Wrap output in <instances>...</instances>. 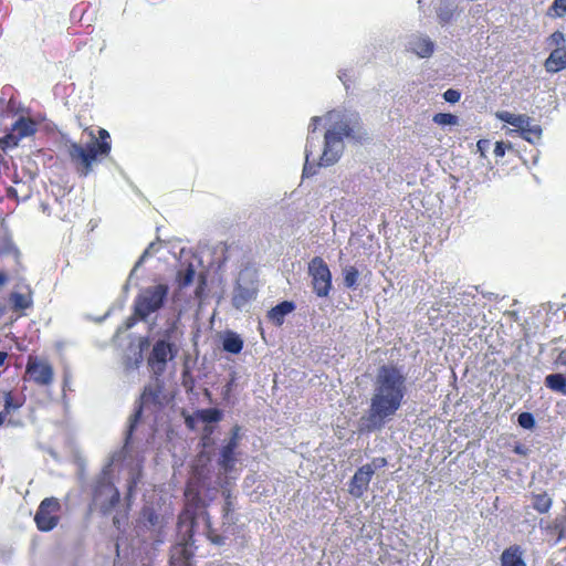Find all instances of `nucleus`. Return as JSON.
<instances>
[{
  "label": "nucleus",
  "mask_w": 566,
  "mask_h": 566,
  "mask_svg": "<svg viewBox=\"0 0 566 566\" xmlns=\"http://www.w3.org/2000/svg\"><path fill=\"white\" fill-rule=\"evenodd\" d=\"M324 119L329 124L324 135V148L319 156L318 166L328 167L340 158L345 145L344 138L361 142L367 134L363 129L358 113L347 109H334L326 114ZM323 117L314 116L308 126V136L305 147V164L303 176L310 177L316 172L315 165L311 164V157L318 146V137L315 136L317 125Z\"/></svg>",
  "instance_id": "obj_1"
},
{
  "label": "nucleus",
  "mask_w": 566,
  "mask_h": 566,
  "mask_svg": "<svg viewBox=\"0 0 566 566\" xmlns=\"http://www.w3.org/2000/svg\"><path fill=\"white\" fill-rule=\"evenodd\" d=\"M407 394V376L402 368L390 364L379 366L373 380L368 409L359 419V432L381 431L401 409Z\"/></svg>",
  "instance_id": "obj_2"
},
{
  "label": "nucleus",
  "mask_w": 566,
  "mask_h": 566,
  "mask_svg": "<svg viewBox=\"0 0 566 566\" xmlns=\"http://www.w3.org/2000/svg\"><path fill=\"white\" fill-rule=\"evenodd\" d=\"M99 139H96L94 136L86 146H82L75 142L67 143V153L72 160L77 166V170L81 176L86 177L93 168V164L97 160L99 156L104 157L111 153L112 145L109 139V133L99 128L98 130Z\"/></svg>",
  "instance_id": "obj_3"
},
{
  "label": "nucleus",
  "mask_w": 566,
  "mask_h": 566,
  "mask_svg": "<svg viewBox=\"0 0 566 566\" xmlns=\"http://www.w3.org/2000/svg\"><path fill=\"white\" fill-rule=\"evenodd\" d=\"M112 461L108 462L96 476L92 485V502L90 510H97L103 515H106L113 511V509L119 503V491L114 485L112 478Z\"/></svg>",
  "instance_id": "obj_4"
},
{
  "label": "nucleus",
  "mask_w": 566,
  "mask_h": 566,
  "mask_svg": "<svg viewBox=\"0 0 566 566\" xmlns=\"http://www.w3.org/2000/svg\"><path fill=\"white\" fill-rule=\"evenodd\" d=\"M169 286L158 283L140 289L134 300L133 310L142 322H148L150 316L159 312L167 303Z\"/></svg>",
  "instance_id": "obj_5"
},
{
  "label": "nucleus",
  "mask_w": 566,
  "mask_h": 566,
  "mask_svg": "<svg viewBox=\"0 0 566 566\" xmlns=\"http://www.w3.org/2000/svg\"><path fill=\"white\" fill-rule=\"evenodd\" d=\"M167 396L164 392V381L160 379V376L154 375L151 381L145 386L139 402L136 406L134 413L129 418V424L125 437L126 443L129 442V439L132 438L142 418L143 409L150 406L155 407L156 409H161L167 403Z\"/></svg>",
  "instance_id": "obj_6"
},
{
  "label": "nucleus",
  "mask_w": 566,
  "mask_h": 566,
  "mask_svg": "<svg viewBox=\"0 0 566 566\" xmlns=\"http://www.w3.org/2000/svg\"><path fill=\"white\" fill-rule=\"evenodd\" d=\"M308 274L316 296L327 297L333 286L332 273L327 263L321 256H314L308 262Z\"/></svg>",
  "instance_id": "obj_7"
},
{
  "label": "nucleus",
  "mask_w": 566,
  "mask_h": 566,
  "mask_svg": "<svg viewBox=\"0 0 566 566\" xmlns=\"http://www.w3.org/2000/svg\"><path fill=\"white\" fill-rule=\"evenodd\" d=\"M178 353V346L154 339L153 348L147 359L153 374L161 376L166 370L167 363L176 358Z\"/></svg>",
  "instance_id": "obj_8"
},
{
  "label": "nucleus",
  "mask_w": 566,
  "mask_h": 566,
  "mask_svg": "<svg viewBox=\"0 0 566 566\" xmlns=\"http://www.w3.org/2000/svg\"><path fill=\"white\" fill-rule=\"evenodd\" d=\"M148 329L153 332V339L172 344L178 347L184 336L179 316L167 317L160 326L156 322H151Z\"/></svg>",
  "instance_id": "obj_9"
},
{
  "label": "nucleus",
  "mask_w": 566,
  "mask_h": 566,
  "mask_svg": "<svg viewBox=\"0 0 566 566\" xmlns=\"http://www.w3.org/2000/svg\"><path fill=\"white\" fill-rule=\"evenodd\" d=\"M497 117L502 122L516 127L520 130L521 137L531 144H536L542 137V127L539 125H532L531 118L527 115L501 112L497 114Z\"/></svg>",
  "instance_id": "obj_10"
},
{
  "label": "nucleus",
  "mask_w": 566,
  "mask_h": 566,
  "mask_svg": "<svg viewBox=\"0 0 566 566\" xmlns=\"http://www.w3.org/2000/svg\"><path fill=\"white\" fill-rule=\"evenodd\" d=\"M197 527L196 516L189 512H185L179 516L178 522V548L182 557L188 560L193 555V534Z\"/></svg>",
  "instance_id": "obj_11"
},
{
  "label": "nucleus",
  "mask_w": 566,
  "mask_h": 566,
  "mask_svg": "<svg viewBox=\"0 0 566 566\" xmlns=\"http://www.w3.org/2000/svg\"><path fill=\"white\" fill-rule=\"evenodd\" d=\"M61 509L60 502L55 497L44 499L35 513L34 521L36 526L42 532L53 530L59 522L57 513Z\"/></svg>",
  "instance_id": "obj_12"
},
{
  "label": "nucleus",
  "mask_w": 566,
  "mask_h": 566,
  "mask_svg": "<svg viewBox=\"0 0 566 566\" xmlns=\"http://www.w3.org/2000/svg\"><path fill=\"white\" fill-rule=\"evenodd\" d=\"M374 475V468L371 464H364L360 467L349 482V493L356 499H360L367 491L369 482Z\"/></svg>",
  "instance_id": "obj_13"
},
{
  "label": "nucleus",
  "mask_w": 566,
  "mask_h": 566,
  "mask_svg": "<svg viewBox=\"0 0 566 566\" xmlns=\"http://www.w3.org/2000/svg\"><path fill=\"white\" fill-rule=\"evenodd\" d=\"M27 373L34 382L41 386H48L53 380V368L49 363L29 360Z\"/></svg>",
  "instance_id": "obj_14"
},
{
  "label": "nucleus",
  "mask_w": 566,
  "mask_h": 566,
  "mask_svg": "<svg viewBox=\"0 0 566 566\" xmlns=\"http://www.w3.org/2000/svg\"><path fill=\"white\" fill-rule=\"evenodd\" d=\"M407 49L419 57H430L434 52V42L427 35L412 34L407 42Z\"/></svg>",
  "instance_id": "obj_15"
},
{
  "label": "nucleus",
  "mask_w": 566,
  "mask_h": 566,
  "mask_svg": "<svg viewBox=\"0 0 566 566\" xmlns=\"http://www.w3.org/2000/svg\"><path fill=\"white\" fill-rule=\"evenodd\" d=\"M545 69L548 73H557L566 69V45L556 48L545 61Z\"/></svg>",
  "instance_id": "obj_16"
},
{
  "label": "nucleus",
  "mask_w": 566,
  "mask_h": 566,
  "mask_svg": "<svg viewBox=\"0 0 566 566\" xmlns=\"http://www.w3.org/2000/svg\"><path fill=\"white\" fill-rule=\"evenodd\" d=\"M295 307V303L292 301L280 302L268 312V317L275 326H281L285 316L291 314Z\"/></svg>",
  "instance_id": "obj_17"
},
{
  "label": "nucleus",
  "mask_w": 566,
  "mask_h": 566,
  "mask_svg": "<svg viewBox=\"0 0 566 566\" xmlns=\"http://www.w3.org/2000/svg\"><path fill=\"white\" fill-rule=\"evenodd\" d=\"M237 448L223 444L219 452L218 465L226 473H231L237 463Z\"/></svg>",
  "instance_id": "obj_18"
},
{
  "label": "nucleus",
  "mask_w": 566,
  "mask_h": 566,
  "mask_svg": "<svg viewBox=\"0 0 566 566\" xmlns=\"http://www.w3.org/2000/svg\"><path fill=\"white\" fill-rule=\"evenodd\" d=\"M11 130L22 139L32 136L36 132V123L31 118L21 116L12 124Z\"/></svg>",
  "instance_id": "obj_19"
},
{
  "label": "nucleus",
  "mask_w": 566,
  "mask_h": 566,
  "mask_svg": "<svg viewBox=\"0 0 566 566\" xmlns=\"http://www.w3.org/2000/svg\"><path fill=\"white\" fill-rule=\"evenodd\" d=\"M458 4L455 0H441L437 8L439 22L443 25L450 23L457 12Z\"/></svg>",
  "instance_id": "obj_20"
},
{
  "label": "nucleus",
  "mask_w": 566,
  "mask_h": 566,
  "mask_svg": "<svg viewBox=\"0 0 566 566\" xmlns=\"http://www.w3.org/2000/svg\"><path fill=\"white\" fill-rule=\"evenodd\" d=\"M502 566H526L521 547L517 545L506 548L501 555Z\"/></svg>",
  "instance_id": "obj_21"
},
{
  "label": "nucleus",
  "mask_w": 566,
  "mask_h": 566,
  "mask_svg": "<svg viewBox=\"0 0 566 566\" xmlns=\"http://www.w3.org/2000/svg\"><path fill=\"white\" fill-rule=\"evenodd\" d=\"M160 248V240L157 239L156 241H153L148 244V247L145 249V251L142 253L137 262L135 263L134 268L132 269L129 276L127 279V282L124 285V290H127L129 284L133 282L135 277V273L139 266L143 265V263L146 261L147 258H149L153 253H156L159 251Z\"/></svg>",
  "instance_id": "obj_22"
},
{
  "label": "nucleus",
  "mask_w": 566,
  "mask_h": 566,
  "mask_svg": "<svg viewBox=\"0 0 566 566\" xmlns=\"http://www.w3.org/2000/svg\"><path fill=\"white\" fill-rule=\"evenodd\" d=\"M222 348L224 352L230 354H239L243 348V339L239 334L228 331L224 333L222 338Z\"/></svg>",
  "instance_id": "obj_23"
},
{
  "label": "nucleus",
  "mask_w": 566,
  "mask_h": 566,
  "mask_svg": "<svg viewBox=\"0 0 566 566\" xmlns=\"http://www.w3.org/2000/svg\"><path fill=\"white\" fill-rule=\"evenodd\" d=\"M0 254H11L14 258L15 263L20 265L21 252L8 231H6L4 235L0 240Z\"/></svg>",
  "instance_id": "obj_24"
},
{
  "label": "nucleus",
  "mask_w": 566,
  "mask_h": 566,
  "mask_svg": "<svg viewBox=\"0 0 566 566\" xmlns=\"http://www.w3.org/2000/svg\"><path fill=\"white\" fill-rule=\"evenodd\" d=\"M544 382L551 390L566 395V378L563 374H549L545 377Z\"/></svg>",
  "instance_id": "obj_25"
},
{
  "label": "nucleus",
  "mask_w": 566,
  "mask_h": 566,
  "mask_svg": "<svg viewBox=\"0 0 566 566\" xmlns=\"http://www.w3.org/2000/svg\"><path fill=\"white\" fill-rule=\"evenodd\" d=\"M552 504L553 500L546 492L532 495V507L539 514L547 513Z\"/></svg>",
  "instance_id": "obj_26"
},
{
  "label": "nucleus",
  "mask_w": 566,
  "mask_h": 566,
  "mask_svg": "<svg viewBox=\"0 0 566 566\" xmlns=\"http://www.w3.org/2000/svg\"><path fill=\"white\" fill-rule=\"evenodd\" d=\"M253 297H254L253 290H251L249 287H244L239 284L234 290V295L232 298L233 306L237 308H241Z\"/></svg>",
  "instance_id": "obj_27"
},
{
  "label": "nucleus",
  "mask_w": 566,
  "mask_h": 566,
  "mask_svg": "<svg viewBox=\"0 0 566 566\" xmlns=\"http://www.w3.org/2000/svg\"><path fill=\"white\" fill-rule=\"evenodd\" d=\"M196 418L205 423H217L222 419V412L217 408L200 409L196 412Z\"/></svg>",
  "instance_id": "obj_28"
},
{
  "label": "nucleus",
  "mask_w": 566,
  "mask_h": 566,
  "mask_svg": "<svg viewBox=\"0 0 566 566\" xmlns=\"http://www.w3.org/2000/svg\"><path fill=\"white\" fill-rule=\"evenodd\" d=\"M196 270L191 263L186 268L180 269L177 273V281L180 289L190 285L195 279Z\"/></svg>",
  "instance_id": "obj_29"
},
{
  "label": "nucleus",
  "mask_w": 566,
  "mask_h": 566,
  "mask_svg": "<svg viewBox=\"0 0 566 566\" xmlns=\"http://www.w3.org/2000/svg\"><path fill=\"white\" fill-rule=\"evenodd\" d=\"M142 514L147 528L160 527L161 516L153 507H144Z\"/></svg>",
  "instance_id": "obj_30"
},
{
  "label": "nucleus",
  "mask_w": 566,
  "mask_h": 566,
  "mask_svg": "<svg viewBox=\"0 0 566 566\" xmlns=\"http://www.w3.org/2000/svg\"><path fill=\"white\" fill-rule=\"evenodd\" d=\"M344 285L347 289H355L357 286L359 271L353 266L347 265L343 269Z\"/></svg>",
  "instance_id": "obj_31"
},
{
  "label": "nucleus",
  "mask_w": 566,
  "mask_h": 566,
  "mask_svg": "<svg viewBox=\"0 0 566 566\" xmlns=\"http://www.w3.org/2000/svg\"><path fill=\"white\" fill-rule=\"evenodd\" d=\"M10 302L15 311H23L31 306L32 301L29 296L13 292L10 295Z\"/></svg>",
  "instance_id": "obj_32"
},
{
  "label": "nucleus",
  "mask_w": 566,
  "mask_h": 566,
  "mask_svg": "<svg viewBox=\"0 0 566 566\" xmlns=\"http://www.w3.org/2000/svg\"><path fill=\"white\" fill-rule=\"evenodd\" d=\"M222 495L224 497V504L222 507L223 518L229 521L230 514L235 510V496H233L231 491L227 488H223Z\"/></svg>",
  "instance_id": "obj_33"
},
{
  "label": "nucleus",
  "mask_w": 566,
  "mask_h": 566,
  "mask_svg": "<svg viewBox=\"0 0 566 566\" xmlns=\"http://www.w3.org/2000/svg\"><path fill=\"white\" fill-rule=\"evenodd\" d=\"M566 14V0H554L547 10L551 18H563Z\"/></svg>",
  "instance_id": "obj_34"
},
{
  "label": "nucleus",
  "mask_w": 566,
  "mask_h": 566,
  "mask_svg": "<svg viewBox=\"0 0 566 566\" xmlns=\"http://www.w3.org/2000/svg\"><path fill=\"white\" fill-rule=\"evenodd\" d=\"M432 120L440 126H453L458 124L459 118L451 113H438Z\"/></svg>",
  "instance_id": "obj_35"
},
{
  "label": "nucleus",
  "mask_w": 566,
  "mask_h": 566,
  "mask_svg": "<svg viewBox=\"0 0 566 566\" xmlns=\"http://www.w3.org/2000/svg\"><path fill=\"white\" fill-rule=\"evenodd\" d=\"M21 139L15 135L12 130L6 134L2 138H0V147L2 150H7L9 148H14L19 145Z\"/></svg>",
  "instance_id": "obj_36"
},
{
  "label": "nucleus",
  "mask_w": 566,
  "mask_h": 566,
  "mask_svg": "<svg viewBox=\"0 0 566 566\" xmlns=\"http://www.w3.org/2000/svg\"><path fill=\"white\" fill-rule=\"evenodd\" d=\"M517 423L523 429L532 430L535 427L536 421L533 413L525 411L518 415Z\"/></svg>",
  "instance_id": "obj_37"
},
{
  "label": "nucleus",
  "mask_w": 566,
  "mask_h": 566,
  "mask_svg": "<svg viewBox=\"0 0 566 566\" xmlns=\"http://www.w3.org/2000/svg\"><path fill=\"white\" fill-rule=\"evenodd\" d=\"M21 406H22V403L20 401L15 400L11 392L4 394V410L3 411L7 415L18 410Z\"/></svg>",
  "instance_id": "obj_38"
},
{
  "label": "nucleus",
  "mask_w": 566,
  "mask_h": 566,
  "mask_svg": "<svg viewBox=\"0 0 566 566\" xmlns=\"http://www.w3.org/2000/svg\"><path fill=\"white\" fill-rule=\"evenodd\" d=\"M240 431H241L240 426H238V424L233 426L231 429V432H230V438L226 441V444L238 449L239 442L241 440Z\"/></svg>",
  "instance_id": "obj_39"
},
{
  "label": "nucleus",
  "mask_w": 566,
  "mask_h": 566,
  "mask_svg": "<svg viewBox=\"0 0 566 566\" xmlns=\"http://www.w3.org/2000/svg\"><path fill=\"white\" fill-rule=\"evenodd\" d=\"M546 530L551 531V532H554V533H557L558 535V541L564 538L565 535H566V527L564 526V524L556 520L554 523L547 525L545 527Z\"/></svg>",
  "instance_id": "obj_40"
},
{
  "label": "nucleus",
  "mask_w": 566,
  "mask_h": 566,
  "mask_svg": "<svg viewBox=\"0 0 566 566\" xmlns=\"http://www.w3.org/2000/svg\"><path fill=\"white\" fill-rule=\"evenodd\" d=\"M549 41H551V44L555 45L556 48H562L563 45H565V34L560 31H555L551 36H549Z\"/></svg>",
  "instance_id": "obj_41"
},
{
  "label": "nucleus",
  "mask_w": 566,
  "mask_h": 566,
  "mask_svg": "<svg viewBox=\"0 0 566 566\" xmlns=\"http://www.w3.org/2000/svg\"><path fill=\"white\" fill-rule=\"evenodd\" d=\"M461 97V93L458 90L449 88L443 93V98L448 103H457Z\"/></svg>",
  "instance_id": "obj_42"
},
{
  "label": "nucleus",
  "mask_w": 566,
  "mask_h": 566,
  "mask_svg": "<svg viewBox=\"0 0 566 566\" xmlns=\"http://www.w3.org/2000/svg\"><path fill=\"white\" fill-rule=\"evenodd\" d=\"M207 536L208 539L214 545L222 546L226 544V537L222 535L214 534L213 530H211L210 527L208 530Z\"/></svg>",
  "instance_id": "obj_43"
},
{
  "label": "nucleus",
  "mask_w": 566,
  "mask_h": 566,
  "mask_svg": "<svg viewBox=\"0 0 566 566\" xmlns=\"http://www.w3.org/2000/svg\"><path fill=\"white\" fill-rule=\"evenodd\" d=\"M512 148L511 144H506L504 142H496L494 146V155L495 157H503L505 155L506 149Z\"/></svg>",
  "instance_id": "obj_44"
},
{
  "label": "nucleus",
  "mask_w": 566,
  "mask_h": 566,
  "mask_svg": "<svg viewBox=\"0 0 566 566\" xmlns=\"http://www.w3.org/2000/svg\"><path fill=\"white\" fill-rule=\"evenodd\" d=\"M490 146H491V143L488 139H480L476 143L478 151L480 153V155L482 157H485V153L489 150Z\"/></svg>",
  "instance_id": "obj_45"
},
{
  "label": "nucleus",
  "mask_w": 566,
  "mask_h": 566,
  "mask_svg": "<svg viewBox=\"0 0 566 566\" xmlns=\"http://www.w3.org/2000/svg\"><path fill=\"white\" fill-rule=\"evenodd\" d=\"M235 385V375L232 374L230 380L226 384V386L222 389V395L224 397H228L230 392L232 391L233 386Z\"/></svg>",
  "instance_id": "obj_46"
},
{
  "label": "nucleus",
  "mask_w": 566,
  "mask_h": 566,
  "mask_svg": "<svg viewBox=\"0 0 566 566\" xmlns=\"http://www.w3.org/2000/svg\"><path fill=\"white\" fill-rule=\"evenodd\" d=\"M370 464L374 468V472H375L376 470L386 467L387 460L385 458H374Z\"/></svg>",
  "instance_id": "obj_47"
},
{
  "label": "nucleus",
  "mask_w": 566,
  "mask_h": 566,
  "mask_svg": "<svg viewBox=\"0 0 566 566\" xmlns=\"http://www.w3.org/2000/svg\"><path fill=\"white\" fill-rule=\"evenodd\" d=\"M137 321H140L139 317L135 314V311L133 310V315L129 316L126 321H125V329H130L133 328Z\"/></svg>",
  "instance_id": "obj_48"
},
{
  "label": "nucleus",
  "mask_w": 566,
  "mask_h": 566,
  "mask_svg": "<svg viewBox=\"0 0 566 566\" xmlns=\"http://www.w3.org/2000/svg\"><path fill=\"white\" fill-rule=\"evenodd\" d=\"M7 196L9 198L18 199V191H17V189L13 188V187H8L7 188Z\"/></svg>",
  "instance_id": "obj_49"
},
{
  "label": "nucleus",
  "mask_w": 566,
  "mask_h": 566,
  "mask_svg": "<svg viewBox=\"0 0 566 566\" xmlns=\"http://www.w3.org/2000/svg\"><path fill=\"white\" fill-rule=\"evenodd\" d=\"M338 78L344 83V85L347 87V81H349V77L345 71L339 72Z\"/></svg>",
  "instance_id": "obj_50"
},
{
  "label": "nucleus",
  "mask_w": 566,
  "mask_h": 566,
  "mask_svg": "<svg viewBox=\"0 0 566 566\" xmlns=\"http://www.w3.org/2000/svg\"><path fill=\"white\" fill-rule=\"evenodd\" d=\"M186 424L188 428L193 429L195 427V419L191 417L186 418Z\"/></svg>",
  "instance_id": "obj_51"
},
{
  "label": "nucleus",
  "mask_w": 566,
  "mask_h": 566,
  "mask_svg": "<svg viewBox=\"0 0 566 566\" xmlns=\"http://www.w3.org/2000/svg\"><path fill=\"white\" fill-rule=\"evenodd\" d=\"M7 280H8L7 274H6L4 272H0V287H1L2 285H4V283L7 282Z\"/></svg>",
  "instance_id": "obj_52"
},
{
  "label": "nucleus",
  "mask_w": 566,
  "mask_h": 566,
  "mask_svg": "<svg viewBox=\"0 0 566 566\" xmlns=\"http://www.w3.org/2000/svg\"><path fill=\"white\" fill-rule=\"evenodd\" d=\"M8 357V354L6 352L0 350V366H2Z\"/></svg>",
  "instance_id": "obj_53"
},
{
  "label": "nucleus",
  "mask_w": 566,
  "mask_h": 566,
  "mask_svg": "<svg viewBox=\"0 0 566 566\" xmlns=\"http://www.w3.org/2000/svg\"><path fill=\"white\" fill-rule=\"evenodd\" d=\"M147 346H149V339L147 337H145L140 340V348L143 349Z\"/></svg>",
  "instance_id": "obj_54"
},
{
  "label": "nucleus",
  "mask_w": 566,
  "mask_h": 566,
  "mask_svg": "<svg viewBox=\"0 0 566 566\" xmlns=\"http://www.w3.org/2000/svg\"><path fill=\"white\" fill-rule=\"evenodd\" d=\"M113 524H114V526H115L117 530H119V528H120V521H119V518H118L117 516H114V517H113Z\"/></svg>",
  "instance_id": "obj_55"
},
{
  "label": "nucleus",
  "mask_w": 566,
  "mask_h": 566,
  "mask_svg": "<svg viewBox=\"0 0 566 566\" xmlns=\"http://www.w3.org/2000/svg\"><path fill=\"white\" fill-rule=\"evenodd\" d=\"M6 416H7V413L4 411H0V426L3 424V422L6 420Z\"/></svg>",
  "instance_id": "obj_56"
},
{
  "label": "nucleus",
  "mask_w": 566,
  "mask_h": 566,
  "mask_svg": "<svg viewBox=\"0 0 566 566\" xmlns=\"http://www.w3.org/2000/svg\"><path fill=\"white\" fill-rule=\"evenodd\" d=\"M140 359H142V354L139 353L138 358H136L135 364H134L135 367H138V364L140 363Z\"/></svg>",
  "instance_id": "obj_57"
},
{
  "label": "nucleus",
  "mask_w": 566,
  "mask_h": 566,
  "mask_svg": "<svg viewBox=\"0 0 566 566\" xmlns=\"http://www.w3.org/2000/svg\"><path fill=\"white\" fill-rule=\"evenodd\" d=\"M514 451H515L516 453H518V454L523 453V451H522L521 447H516Z\"/></svg>",
  "instance_id": "obj_58"
},
{
  "label": "nucleus",
  "mask_w": 566,
  "mask_h": 566,
  "mask_svg": "<svg viewBox=\"0 0 566 566\" xmlns=\"http://www.w3.org/2000/svg\"><path fill=\"white\" fill-rule=\"evenodd\" d=\"M4 314V307L0 306V317Z\"/></svg>",
  "instance_id": "obj_59"
},
{
  "label": "nucleus",
  "mask_w": 566,
  "mask_h": 566,
  "mask_svg": "<svg viewBox=\"0 0 566 566\" xmlns=\"http://www.w3.org/2000/svg\"><path fill=\"white\" fill-rule=\"evenodd\" d=\"M539 526H541L542 528L544 527V526H543V520H541V522H539Z\"/></svg>",
  "instance_id": "obj_60"
}]
</instances>
